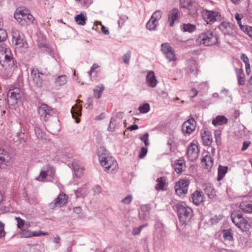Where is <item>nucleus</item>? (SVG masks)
Listing matches in <instances>:
<instances>
[{
  "label": "nucleus",
  "mask_w": 252,
  "mask_h": 252,
  "mask_svg": "<svg viewBox=\"0 0 252 252\" xmlns=\"http://www.w3.org/2000/svg\"><path fill=\"white\" fill-rule=\"evenodd\" d=\"M199 150L196 145L191 143L188 148L187 155L189 160L194 161L198 157Z\"/></svg>",
  "instance_id": "nucleus-12"
},
{
  "label": "nucleus",
  "mask_w": 252,
  "mask_h": 252,
  "mask_svg": "<svg viewBox=\"0 0 252 252\" xmlns=\"http://www.w3.org/2000/svg\"><path fill=\"white\" fill-rule=\"evenodd\" d=\"M100 25L101 26V31L105 35H108L109 34V30L104 26L102 25L101 22L96 21L94 24V26H96L97 25Z\"/></svg>",
  "instance_id": "nucleus-52"
},
{
  "label": "nucleus",
  "mask_w": 252,
  "mask_h": 252,
  "mask_svg": "<svg viewBox=\"0 0 252 252\" xmlns=\"http://www.w3.org/2000/svg\"><path fill=\"white\" fill-rule=\"evenodd\" d=\"M15 219L17 222L18 228L21 230L23 229V227L25 223V220L19 217H16Z\"/></svg>",
  "instance_id": "nucleus-53"
},
{
  "label": "nucleus",
  "mask_w": 252,
  "mask_h": 252,
  "mask_svg": "<svg viewBox=\"0 0 252 252\" xmlns=\"http://www.w3.org/2000/svg\"><path fill=\"white\" fill-rule=\"evenodd\" d=\"M213 158L209 155L206 163L204 164L203 168L206 169H210L213 165Z\"/></svg>",
  "instance_id": "nucleus-44"
},
{
  "label": "nucleus",
  "mask_w": 252,
  "mask_h": 252,
  "mask_svg": "<svg viewBox=\"0 0 252 252\" xmlns=\"http://www.w3.org/2000/svg\"><path fill=\"white\" fill-rule=\"evenodd\" d=\"M10 159L9 153L4 149H0V168L7 165Z\"/></svg>",
  "instance_id": "nucleus-15"
},
{
  "label": "nucleus",
  "mask_w": 252,
  "mask_h": 252,
  "mask_svg": "<svg viewBox=\"0 0 252 252\" xmlns=\"http://www.w3.org/2000/svg\"><path fill=\"white\" fill-rule=\"evenodd\" d=\"M7 37L6 31L2 29H0V42L4 41Z\"/></svg>",
  "instance_id": "nucleus-56"
},
{
  "label": "nucleus",
  "mask_w": 252,
  "mask_h": 252,
  "mask_svg": "<svg viewBox=\"0 0 252 252\" xmlns=\"http://www.w3.org/2000/svg\"><path fill=\"white\" fill-rule=\"evenodd\" d=\"M167 145L170 147V152H174L175 148H174L176 146V142H175V140L174 138H169L167 141Z\"/></svg>",
  "instance_id": "nucleus-46"
},
{
  "label": "nucleus",
  "mask_w": 252,
  "mask_h": 252,
  "mask_svg": "<svg viewBox=\"0 0 252 252\" xmlns=\"http://www.w3.org/2000/svg\"><path fill=\"white\" fill-rule=\"evenodd\" d=\"M228 120L224 116L219 115L213 120L212 124L215 126H218L226 124Z\"/></svg>",
  "instance_id": "nucleus-27"
},
{
  "label": "nucleus",
  "mask_w": 252,
  "mask_h": 252,
  "mask_svg": "<svg viewBox=\"0 0 252 252\" xmlns=\"http://www.w3.org/2000/svg\"><path fill=\"white\" fill-rule=\"evenodd\" d=\"M87 18L83 13H81L75 17V20L77 24L80 25H85L86 23Z\"/></svg>",
  "instance_id": "nucleus-33"
},
{
  "label": "nucleus",
  "mask_w": 252,
  "mask_h": 252,
  "mask_svg": "<svg viewBox=\"0 0 252 252\" xmlns=\"http://www.w3.org/2000/svg\"><path fill=\"white\" fill-rule=\"evenodd\" d=\"M188 10V15H194L197 13L198 6L194 2H192L186 8Z\"/></svg>",
  "instance_id": "nucleus-32"
},
{
  "label": "nucleus",
  "mask_w": 252,
  "mask_h": 252,
  "mask_svg": "<svg viewBox=\"0 0 252 252\" xmlns=\"http://www.w3.org/2000/svg\"><path fill=\"white\" fill-rule=\"evenodd\" d=\"M75 193L77 198L84 197L87 194L88 190L85 187H82L75 190Z\"/></svg>",
  "instance_id": "nucleus-40"
},
{
  "label": "nucleus",
  "mask_w": 252,
  "mask_h": 252,
  "mask_svg": "<svg viewBox=\"0 0 252 252\" xmlns=\"http://www.w3.org/2000/svg\"><path fill=\"white\" fill-rule=\"evenodd\" d=\"M231 218L232 222L238 227H241V220H244V218L243 217L241 214L239 213H232Z\"/></svg>",
  "instance_id": "nucleus-25"
},
{
  "label": "nucleus",
  "mask_w": 252,
  "mask_h": 252,
  "mask_svg": "<svg viewBox=\"0 0 252 252\" xmlns=\"http://www.w3.org/2000/svg\"><path fill=\"white\" fill-rule=\"evenodd\" d=\"M177 214L180 223L182 225H186L190 221L193 216L192 209L182 203H179L173 207Z\"/></svg>",
  "instance_id": "nucleus-2"
},
{
  "label": "nucleus",
  "mask_w": 252,
  "mask_h": 252,
  "mask_svg": "<svg viewBox=\"0 0 252 252\" xmlns=\"http://www.w3.org/2000/svg\"><path fill=\"white\" fill-rule=\"evenodd\" d=\"M252 225V221L250 222V219L244 218V220H241V227H239L243 231H248Z\"/></svg>",
  "instance_id": "nucleus-30"
},
{
  "label": "nucleus",
  "mask_w": 252,
  "mask_h": 252,
  "mask_svg": "<svg viewBox=\"0 0 252 252\" xmlns=\"http://www.w3.org/2000/svg\"><path fill=\"white\" fill-rule=\"evenodd\" d=\"M104 90L103 85L97 86L94 89V96L96 98H99L102 94L103 91Z\"/></svg>",
  "instance_id": "nucleus-38"
},
{
  "label": "nucleus",
  "mask_w": 252,
  "mask_h": 252,
  "mask_svg": "<svg viewBox=\"0 0 252 252\" xmlns=\"http://www.w3.org/2000/svg\"><path fill=\"white\" fill-rule=\"evenodd\" d=\"M181 27V29L184 32H192L196 29V26L190 23L183 24Z\"/></svg>",
  "instance_id": "nucleus-34"
},
{
  "label": "nucleus",
  "mask_w": 252,
  "mask_h": 252,
  "mask_svg": "<svg viewBox=\"0 0 252 252\" xmlns=\"http://www.w3.org/2000/svg\"><path fill=\"white\" fill-rule=\"evenodd\" d=\"M148 152V149L146 147H142L140 149V151L139 154L138 155V157L140 158H144L146 155H147Z\"/></svg>",
  "instance_id": "nucleus-54"
},
{
  "label": "nucleus",
  "mask_w": 252,
  "mask_h": 252,
  "mask_svg": "<svg viewBox=\"0 0 252 252\" xmlns=\"http://www.w3.org/2000/svg\"><path fill=\"white\" fill-rule=\"evenodd\" d=\"M237 77L239 85H244L245 84V79L244 76H239Z\"/></svg>",
  "instance_id": "nucleus-63"
},
{
  "label": "nucleus",
  "mask_w": 252,
  "mask_h": 252,
  "mask_svg": "<svg viewBox=\"0 0 252 252\" xmlns=\"http://www.w3.org/2000/svg\"><path fill=\"white\" fill-rule=\"evenodd\" d=\"M219 36L212 31H206L199 34L197 40L205 46H209L219 43Z\"/></svg>",
  "instance_id": "nucleus-5"
},
{
  "label": "nucleus",
  "mask_w": 252,
  "mask_h": 252,
  "mask_svg": "<svg viewBox=\"0 0 252 252\" xmlns=\"http://www.w3.org/2000/svg\"><path fill=\"white\" fill-rule=\"evenodd\" d=\"M23 94L19 88H14L10 89L7 94V102L9 106L13 108L16 104L21 103Z\"/></svg>",
  "instance_id": "nucleus-6"
},
{
  "label": "nucleus",
  "mask_w": 252,
  "mask_h": 252,
  "mask_svg": "<svg viewBox=\"0 0 252 252\" xmlns=\"http://www.w3.org/2000/svg\"><path fill=\"white\" fill-rule=\"evenodd\" d=\"M236 26L231 23L222 22L219 25L218 28L224 35L234 36L235 35L234 28Z\"/></svg>",
  "instance_id": "nucleus-10"
},
{
  "label": "nucleus",
  "mask_w": 252,
  "mask_h": 252,
  "mask_svg": "<svg viewBox=\"0 0 252 252\" xmlns=\"http://www.w3.org/2000/svg\"><path fill=\"white\" fill-rule=\"evenodd\" d=\"M201 14L205 21L210 24L216 21H220L221 18L220 13L217 10L204 9L202 11Z\"/></svg>",
  "instance_id": "nucleus-7"
},
{
  "label": "nucleus",
  "mask_w": 252,
  "mask_h": 252,
  "mask_svg": "<svg viewBox=\"0 0 252 252\" xmlns=\"http://www.w3.org/2000/svg\"><path fill=\"white\" fill-rule=\"evenodd\" d=\"M195 128V126H190L187 123H184L182 126V130L184 133L190 134Z\"/></svg>",
  "instance_id": "nucleus-35"
},
{
  "label": "nucleus",
  "mask_w": 252,
  "mask_h": 252,
  "mask_svg": "<svg viewBox=\"0 0 252 252\" xmlns=\"http://www.w3.org/2000/svg\"><path fill=\"white\" fill-rule=\"evenodd\" d=\"M240 208L245 213H252V203L249 201L242 202L240 204Z\"/></svg>",
  "instance_id": "nucleus-29"
},
{
  "label": "nucleus",
  "mask_w": 252,
  "mask_h": 252,
  "mask_svg": "<svg viewBox=\"0 0 252 252\" xmlns=\"http://www.w3.org/2000/svg\"><path fill=\"white\" fill-rule=\"evenodd\" d=\"M0 64L4 67L2 72L3 76L5 78H10L14 71L18 67L19 63L14 60L12 54L5 55V57L0 56Z\"/></svg>",
  "instance_id": "nucleus-1"
},
{
  "label": "nucleus",
  "mask_w": 252,
  "mask_h": 252,
  "mask_svg": "<svg viewBox=\"0 0 252 252\" xmlns=\"http://www.w3.org/2000/svg\"><path fill=\"white\" fill-rule=\"evenodd\" d=\"M35 133L38 139H42L44 136V133L42 130L38 126H36L34 127Z\"/></svg>",
  "instance_id": "nucleus-49"
},
{
  "label": "nucleus",
  "mask_w": 252,
  "mask_h": 252,
  "mask_svg": "<svg viewBox=\"0 0 252 252\" xmlns=\"http://www.w3.org/2000/svg\"><path fill=\"white\" fill-rule=\"evenodd\" d=\"M51 108L46 104H42L38 108V113L41 117L48 118L51 115Z\"/></svg>",
  "instance_id": "nucleus-18"
},
{
  "label": "nucleus",
  "mask_w": 252,
  "mask_h": 252,
  "mask_svg": "<svg viewBox=\"0 0 252 252\" xmlns=\"http://www.w3.org/2000/svg\"><path fill=\"white\" fill-rule=\"evenodd\" d=\"M12 42H15V45L19 48L23 47L26 43L23 34L19 31L12 32Z\"/></svg>",
  "instance_id": "nucleus-14"
},
{
  "label": "nucleus",
  "mask_w": 252,
  "mask_h": 252,
  "mask_svg": "<svg viewBox=\"0 0 252 252\" xmlns=\"http://www.w3.org/2000/svg\"><path fill=\"white\" fill-rule=\"evenodd\" d=\"M149 134L148 132H146L143 135H142L140 139L141 141H143L145 146H148L149 145V142L148 141Z\"/></svg>",
  "instance_id": "nucleus-55"
},
{
  "label": "nucleus",
  "mask_w": 252,
  "mask_h": 252,
  "mask_svg": "<svg viewBox=\"0 0 252 252\" xmlns=\"http://www.w3.org/2000/svg\"><path fill=\"white\" fill-rule=\"evenodd\" d=\"M116 120L114 118H111L110 121V124L108 127V130L110 132H113L115 128Z\"/></svg>",
  "instance_id": "nucleus-50"
},
{
  "label": "nucleus",
  "mask_w": 252,
  "mask_h": 252,
  "mask_svg": "<svg viewBox=\"0 0 252 252\" xmlns=\"http://www.w3.org/2000/svg\"><path fill=\"white\" fill-rule=\"evenodd\" d=\"M132 200V196L131 195H128L124 199L121 200V202L124 204H128Z\"/></svg>",
  "instance_id": "nucleus-60"
},
{
  "label": "nucleus",
  "mask_w": 252,
  "mask_h": 252,
  "mask_svg": "<svg viewBox=\"0 0 252 252\" xmlns=\"http://www.w3.org/2000/svg\"><path fill=\"white\" fill-rule=\"evenodd\" d=\"M5 235L4 231V224L0 221V238H2Z\"/></svg>",
  "instance_id": "nucleus-59"
},
{
  "label": "nucleus",
  "mask_w": 252,
  "mask_h": 252,
  "mask_svg": "<svg viewBox=\"0 0 252 252\" xmlns=\"http://www.w3.org/2000/svg\"><path fill=\"white\" fill-rule=\"evenodd\" d=\"M223 237L225 240L231 241L233 240V233L231 229H224L222 231Z\"/></svg>",
  "instance_id": "nucleus-37"
},
{
  "label": "nucleus",
  "mask_w": 252,
  "mask_h": 252,
  "mask_svg": "<svg viewBox=\"0 0 252 252\" xmlns=\"http://www.w3.org/2000/svg\"><path fill=\"white\" fill-rule=\"evenodd\" d=\"M161 11L160 10H157L153 14L152 19L158 21L161 18Z\"/></svg>",
  "instance_id": "nucleus-51"
},
{
  "label": "nucleus",
  "mask_w": 252,
  "mask_h": 252,
  "mask_svg": "<svg viewBox=\"0 0 252 252\" xmlns=\"http://www.w3.org/2000/svg\"><path fill=\"white\" fill-rule=\"evenodd\" d=\"M156 182L158 183L155 187V189L157 190H165V188L166 178L165 177H160L158 178Z\"/></svg>",
  "instance_id": "nucleus-28"
},
{
  "label": "nucleus",
  "mask_w": 252,
  "mask_h": 252,
  "mask_svg": "<svg viewBox=\"0 0 252 252\" xmlns=\"http://www.w3.org/2000/svg\"><path fill=\"white\" fill-rule=\"evenodd\" d=\"M48 207L52 210H54L57 207H60V205L58 203L57 200L54 199L52 202L49 204Z\"/></svg>",
  "instance_id": "nucleus-58"
},
{
  "label": "nucleus",
  "mask_w": 252,
  "mask_h": 252,
  "mask_svg": "<svg viewBox=\"0 0 252 252\" xmlns=\"http://www.w3.org/2000/svg\"><path fill=\"white\" fill-rule=\"evenodd\" d=\"M11 53L10 49L4 43L0 45V56L5 57V55H9Z\"/></svg>",
  "instance_id": "nucleus-36"
},
{
  "label": "nucleus",
  "mask_w": 252,
  "mask_h": 252,
  "mask_svg": "<svg viewBox=\"0 0 252 252\" xmlns=\"http://www.w3.org/2000/svg\"><path fill=\"white\" fill-rule=\"evenodd\" d=\"M228 167L227 166L219 165L218 168L217 181H220L224 178L227 172Z\"/></svg>",
  "instance_id": "nucleus-26"
},
{
  "label": "nucleus",
  "mask_w": 252,
  "mask_h": 252,
  "mask_svg": "<svg viewBox=\"0 0 252 252\" xmlns=\"http://www.w3.org/2000/svg\"><path fill=\"white\" fill-rule=\"evenodd\" d=\"M147 225V224L145 225H142L138 227H134L132 230V234L133 235H138L140 233L142 229L144 228L145 226H146Z\"/></svg>",
  "instance_id": "nucleus-57"
},
{
  "label": "nucleus",
  "mask_w": 252,
  "mask_h": 252,
  "mask_svg": "<svg viewBox=\"0 0 252 252\" xmlns=\"http://www.w3.org/2000/svg\"><path fill=\"white\" fill-rule=\"evenodd\" d=\"M21 235L22 237L30 238L32 236L37 237L45 235V233L41 231L32 232L30 230L22 229Z\"/></svg>",
  "instance_id": "nucleus-21"
},
{
  "label": "nucleus",
  "mask_w": 252,
  "mask_h": 252,
  "mask_svg": "<svg viewBox=\"0 0 252 252\" xmlns=\"http://www.w3.org/2000/svg\"><path fill=\"white\" fill-rule=\"evenodd\" d=\"M161 51L169 62L176 60L175 51L168 43L161 44Z\"/></svg>",
  "instance_id": "nucleus-11"
},
{
  "label": "nucleus",
  "mask_w": 252,
  "mask_h": 252,
  "mask_svg": "<svg viewBox=\"0 0 252 252\" xmlns=\"http://www.w3.org/2000/svg\"><path fill=\"white\" fill-rule=\"evenodd\" d=\"M185 164V161L183 158H181L178 159L175 161L174 163L172 164V167L174 169L175 171L178 173H181L183 172L182 166Z\"/></svg>",
  "instance_id": "nucleus-23"
},
{
  "label": "nucleus",
  "mask_w": 252,
  "mask_h": 252,
  "mask_svg": "<svg viewBox=\"0 0 252 252\" xmlns=\"http://www.w3.org/2000/svg\"><path fill=\"white\" fill-rule=\"evenodd\" d=\"M150 104L148 103L142 104L138 108L140 112L143 114L147 113L150 111Z\"/></svg>",
  "instance_id": "nucleus-43"
},
{
  "label": "nucleus",
  "mask_w": 252,
  "mask_h": 252,
  "mask_svg": "<svg viewBox=\"0 0 252 252\" xmlns=\"http://www.w3.org/2000/svg\"><path fill=\"white\" fill-rule=\"evenodd\" d=\"M103 151H105V150L103 147H101L98 149L97 151L100 163L101 166L105 168V171L112 172L118 168L117 162L114 158L106 157L105 154L103 153Z\"/></svg>",
  "instance_id": "nucleus-3"
},
{
  "label": "nucleus",
  "mask_w": 252,
  "mask_h": 252,
  "mask_svg": "<svg viewBox=\"0 0 252 252\" xmlns=\"http://www.w3.org/2000/svg\"><path fill=\"white\" fill-rule=\"evenodd\" d=\"M55 199L58 201L60 207H62L67 203L68 196L64 193H61Z\"/></svg>",
  "instance_id": "nucleus-31"
},
{
  "label": "nucleus",
  "mask_w": 252,
  "mask_h": 252,
  "mask_svg": "<svg viewBox=\"0 0 252 252\" xmlns=\"http://www.w3.org/2000/svg\"><path fill=\"white\" fill-rule=\"evenodd\" d=\"M22 18L18 17L19 20V23L23 26L30 25L33 23L35 18L33 15L30 13L25 15V16H21Z\"/></svg>",
  "instance_id": "nucleus-16"
},
{
  "label": "nucleus",
  "mask_w": 252,
  "mask_h": 252,
  "mask_svg": "<svg viewBox=\"0 0 252 252\" xmlns=\"http://www.w3.org/2000/svg\"><path fill=\"white\" fill-rule=\"evenodd\" d=\"M146 81L147 85L152 88H154L157 86L158 81L153 71H150L147 73Z\"/></svg>",
  "instance_id": "nucleus-19"
},
{
  "label": "nucleus",
  "mask_w": 252,
  "mask_h": 252,
  "mask_svg": "<svg viewBox=\"0 0 252 252\" xmlns=\"http://www.w3.org/2000/svg\"><path fill=\"white\" fill-rule=\"evenodd\" d=\"M55 175V171L52 166L47 164L43 166L41 170L39 176L36 177L35 179L37 181L44 182L48 176L53 177Z\"/></svg>",
  "instance_id": "nucleus-9"
},
{
  "label": "nucleus",
  "mask_w": 252,
  "mask_h": 252,
  "mask_svg": "<svg viewBox=\"0 0 252 252\" xmlns=\"http://www.w3.org/2000/svg\"><path fill=\"white\" fill-rule=\"evenodd\" d=\"M72 166L75 176L80 178L83 175L82 169L78 167V166L76 164H72Z\"/></svg>",
  "instance_id": "nucleus-45"
},
{
  "label": "nucleus",
  "mask_w": 252,
  "mask_h": 252,
  "mask_svg": "<svg viewBox=\"0 0 252 252\" xmlns=\"http://www.w3.org/2000/svg\"><path fill=\"white\" fill-rule=\"evenodd\" d=\"M203 193L202 191L196 190L191 194V199L194 204L199 205L203 201Z\"/></svg>",
  "instance_id": "nucleus-20"
},
{
  "label": "nucleus",
  "mask_w": 252,
  "mask_h": 252,
  "mask_svg": "<svg viewBox=\"0 0 252 252\" xmlns=\"http://www.w3.org/2000/svg\"><path fill=\"white\" fill-rule=\"evenodd\" d=\"M67 82L66 76L65 75L59 76L55 80V83L56 86H61L66 84Z\"/></svg>",
  "instance_id": "nucleus-41"
},
{
  "label": "nucleus",
  "mask_w": 252,
  "mask_h": 252,
  "mask_svg": "<svg viewBox=\"0 0 252 252\" xmlns=\"http://www.w3.org/2000/svg\"><path fill=\"white\" fill-rule=\"evenodd\" d=\"M241 60L245 63V66L247 64H250L249 60L246 55L243 53L241 55Z\"/></svg>",
  "instance_id": "nucleus-61"
},
{
  "label": "nucleus",
  "mask_w": 252,
  "mask_h": 252,
  "mask_svg": "<svg viewBox=\"0 0 252 252\" xmlns=\"http://www.w3.org/2000/svg\"><path fill=\"white\" fill-rule=\"evenodd\" d=\"M246 33L252 38V27L249 26L246 28Z\"/></svg>",
  "instance_id": "nucleus-64"
},
{
  "label": "nucleus",
  "mask_w": 252,
  "mask_h": 252,
  "mask_svg": "<svg viewBox=\"0 0 252 252\" xmlns=\"http://www.w3.org/2000/svg\"><path fill=\"white\" fill-rule=\"evenodd\" d=\"M189 184V180L186 179H181L176 182L174 189L177 194L179 196H184L188 192Z\"/></svg>",
  "instance_id": "nucleus-8"
},
{
  "label": "nucleus",
  "mask_w": 252,
  "mask_h": 252,
  "mask_svg": "<svg viewBox=\"0 0 252 252\" xmlns=\"http://www.w3.org/2000/svg\"><path fill=\"white\" fill-rule=\"evenodd\" d=\"M180 12L177 8H174L171 10L168 14V22L169 26L172 27L174 25V23L180 18Z\"/></svg>",
  "instance_id": "nucleus-13"
},
{
  "label": "nucleus",
  "mask_w": 252,
  "mask_h": 252,
  "mask_svg": "<svg viewBox=\"0 0 252 252\" xmlns=\"http://www.w3.org/2000/svg\"><path fill=\"white\" fill-rule=\"evenodd\" d=\"M82 106L78 104H75L74 105L71 109V113L72 118L75 120L76 123H79L80 121L79 117L81 116V111Z\"/></svg>",
  "instance_id": "nucleus-17"
},
{
  "label": "nucleus",
  "mask_w": 252,
  "mask_h": 252,
  "mask_svg": "<svg viewBox=\"0 0 252 252\" xmlns=\"http://www.w3.org/2000/svg\"><path fill=\"white\" fill-rule=\"evenodd\" d=\"M192 2L191 0H180V7L186 9Z\"/></svg>",
  "instance_id": "nucleus-48"
},
{
  "label": "nucleus",
  "mask_w": 252,
  "mask_h": 252,
  "mask_svg": "<svg viewBox=\"0 0 252 252\" xmlns=\"http://www.w3.org/2000/svg\"><path fill=\"white\" fill-rule=\"evenodd\" d=\"M158 24V21L151 18L146 24V28L149 31H154L156 29Z\"/></svg>",
  "instance_id": "nucleus-39"
},
{
  "label": "nucleus",
  "mask_w": 252,
  "mask_h": 252,
  "mask_svg": "<svg viewBox=\"0 0 252 252\" xmlns=\"http://www.w3.org/2000/svg\"><path fill=\"white\" fill-rule=\"evenodd\" d=\"M31 76L35 87L42 88L48 86L50 75L47 73H43L37 68H33L31 70Z\"/></svg>",
  "instance_id": "nucleus-4"
},
{
  "label": "nucleus",
  "mask_w": 252,
  "mask_h": 252,
  "mask_svg": "<svg viewBox=\"0 0 252 252\" xmlns=\"http://www.w3.org/2000/svg\"><path fill=\"white\" fill-rule=\"evenodd\" d=\"M86 105H87V108L92 109L93 108V100L92 98L89 97L87 99V102Z\"/></svg>",
  "instance_id": "nucleus-62"
},
{
  "label": "nucleus",
  "mask_w": 252,
  "mask_h": 252,
  "mask_svg": "<svg viewBox=\"0 0 252 252\" xmlns=\"http://www.w3.org/2000/svg\"><path fill=\"white\" fill-rule=\"evenodd\" d=\"M203 143L205 146L211 145L212 142L211 133L209 131H204L201 134Z\"/></svg>",
  "instance_id": "nucleus-24"
},
{
  "label": "nucleus",
  "mask_w": 252,
  "mask_h": 252,
  "mask_svg": "<svg viewBox=\"0 0 252 252\" xmlns=\"http://www.w3.org/2000/svg\"><path fill=\"white\" fill-rule=\"evenodd\" d=\"M131 57V51H128L122 57L123 62L126 64H129V60Z\"/></svg>",
  "instance_id": "nucleus-47"
},
{
  "label": "nucleus",
  "mask_w": 252,
  "mask_h": 252,
  "mask_svg": "<svg viewBox=\"0 0 252 252\" xmlns=\"http://www.w3.org/2000/svg\"><path fill=\"white\" fill-rule=\"evenodd\" d=\"M29 13V11L28 9L16 10L14 14V17L19 23L18 17L22 18V15L25 16V15H27Z\"/></svg>",
  "instance_id": "nucleus-42"
},
{
  "label": "nucleus",
  "mask_w": 252,
  "mask_h": 252,
  "mask_svg": "<svg viewBox=\"0 0 252 252\" xmlns=\"http://www.w3.org/2000/svg\"><path fill=\"white\" fill-rule=\"evenodd\" d=\"M203 190L208 197L210 199L214 198L216 196V191L211 184H206L203 185Z\"/></svg>",
  "instance_id": "nucleus-22"
}]
</instances>
